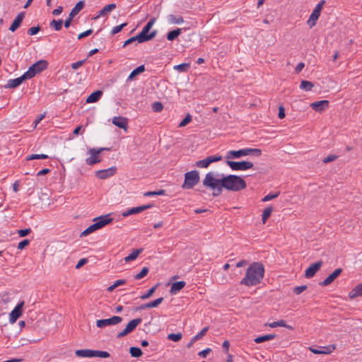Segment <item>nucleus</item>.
Returning a JSON list of instances; mask_svg holds the SVG:
<instances>
[{
	"label": "nucleus",
	"instance_id": "obj_1",
	"mask_svg": "<svg viewBox=\"0 0 362 362\" xmlns=\"http://www.w3.org/2000/svg\"><path fill=\"white\" fill-rule=\"evenodd\" d=\"M202 183L205 187L214 191L213 195L214 197L220 195L223 188L230 191L238 192L247 187L245 181L240 176L229 175L218 179L215 177V174L213 172L206 174Z\"/></svg>",
	"mask_w": 362,
	"mask_h": 362
},
{
	"label": "nucleus",
	"instance_id": "obj_2",
	"mask_svg": "<svg viewBox=\"0 0 362 362\" xmlns=\"http://www.w3.org/2000/svg\"><path fill=\"white\" fill-rule=\"evenodd\" d=\"M264 267L261 262H253L247 269L240 284L247 286L259 284L264 278Z\"/></svg>",
	"mask_w": 362,
	"mask_h": 362
},
{
	"label": "nucleus",
	"instance_id": "obj_3",
	"mask_svg": "<svg viewBox=\"0 0 362 362\" xmlns=\"http://www.w3.org/2000/svg\"><path fill=\"white\" fill-rule=\"evenodd\" d=\"M75 354L78 357L82 358L99 357L106 358L110 357V354L107 351L91 349H78L75 351Z\"/></svg>",
	"mask_w": 362,
	"mask_h": 362
},
{
	"label": "nucleus",
	"instance_id": "obj_4",
	"mask_svg": "<svg viewBox=\"0 0 362 362\" xmlns=\"http://www.w3.org/2000/svg\"><path fill=\"white\" fill-rule=\"evenodd\" d=\"M199 182V175L197 170H192L185 174V182L182 186L183 189L193 188Z\"/></svg>",
	"mask_w": 362,
	"mask_h": 362
},
{
	"label": "nucleus",
	"instance_id": "obj_5",
	"mask_svg": "<svg viewBox=\"0 0 362 362\" xmlns=\"http://www.w3.org/2000/svg\"><path fill=\"white\" fill-rule=\"evenodd\" d=\"M155 22L156 18H151L147 23V24L143 28L141 32L139 34H138L141 38V40L144 41V42L149 41L156 37L157 34V30H155L149 33Z\"/></svg>",
	"mask_w": 362,
	"mask_h": 362
},
{
	"label": "nucleus",
	"instance_id": "obj_6",
	"mask_svg": "<svg viewBox=\"0 0 362 362\" xmlns=\"http://www.w3.org/2000/svg\"><path fill=\"white\" fill-rule=\"evenodd\" d=\"M48 66V62L46 60H40L33 64L28 70L25 72L29 78H32L37 74L40 73L46 69Z\"/></svg>",
	"mask_w": 362,
	"mask_h": 362
},
{
	"label": "nucleus",
	"instance_id": "obj_7",
	"mask_svg": "<svg viewBox=\"0 0 362 362\" xmlns=\"http://www.w3.org/2000/svg\"><path fill=\"white\" fill-rule=\"evenodd\" d=\"M104 150H108V148H90L88 151V153L90 155V156L86 159V164L88 165H93L95 163H100L101 161L100 153Z\"/></svg>",
	"mask_w": 362,
	"mask_h": 362
},
{
	"label": "nucleus",
	"instance_id": "obj_8",
	"mask_svg": "<svg viewBox=\"0 0 362 362\" xmlns=\"http://www.w3.org/2000/svg\"><path fill=\"white\" fill-rule=\"evenodd\" d=\"M141 318H136L132 320L126 326V327L117 334V338L124 337L133 332L136 327L141 322Z\"/></svg>",
	"mask_w": 362,
	"mask_h": 362
},
{
	"label": "nucleus",
	"instance_id": "obj_9",
	"mask_svg": "<svg viewBox=\"0 0 362 362\" xmlns=\"http://www.w3.org/2000/svg\"><path fill=\"white\" fill-rule=\"evenodd\" d=\"M227 165L233 170H246L250 169L253 167V163L250 161H227Z\"/></svg>",
	"mask_w": 362,
	"mask_h": 362
},
{
	"label": "nucleus",
	"instance_id": "obj_10",
	"mask_svg": "<svg viewBox=\"0 0 362 362\" xmlns=\"http://www.w3.org/2000/svg\"><path fill=\"white\" fill-rule=\"evenodd\" d=\"M122 318L119 316H113L108 319L98 320L96 326L99 328H103L107 326L115 325L120 323Z\"/></svg>",
	"mask_w": 362,
	"mask_h": 362
},
{
	"label": "nucleus",
	"instance_id": "obj_11",
	"mask_svg": "<svg viewBox=\"0 0 362 362\" xmlns=\"http://www.w3.org/2000/svg\"><path fill=\"white\" fill-rule=\"evenodd\" d=\"M222 160L221 156H208L203 160L196 162L195 165L199 168H206L209 165L214 162H218Z\"/></svg>",
	"mask_w": 362,
	"mask_h": 362
},
{
	"label": "nucleus",
	"instance_id": "obj_12",
	"mask_svg": "<svg viewBox=\"0 0 362 362\" xmlns=\"http://www.w3.org/2000/svg\"><path fill=\"white\" fill-rule=\"evenodd\" d=\"M24 305V301L20 302L15 308L11 312L9 315V322L13 324L16 322L23 314V307Z\"/></svg>",
	"mask_w": 362,
	"mask_h": 362
},
{
	"label": "nucleus",
	"instance_id": "obj_13",
	"mask_svg": "<svg viewBox=\"0 0 362 362\" xmlns=\"http://www.w3.org/2000/svg\"><path fill=\"white\" fill-rule=\"evenodd\" d=\"M323 262L319 260L312 264L305 272V276L308 279L313 277L315 274L320 270L322 267Z\"/></svg>",
	"mask_w": 362,
	"mask_h": 362
},
{
	"label": "nucleus",
	"instance_id": "obj_14",
	"mask_svg": "<svg viewBox=\"0 0 362 362\" xmlns=\"http://www.w3.org/2000/svg\"><path fill=\"white\" fill-rule=\"evenodd\" d=\"M30 79L25 72L20 77L10 79L8 81L7 84L5 86L7 88H13L20 86L25 80Z\"/></svg>",
	"mask_w": 362,
	"mask_h": 362
},
{
	"label": "nucleus",
	"instance_id": "obj_15",
	"mask_svg": "<svg viewBox=\"0 0 362 362\" xmlns=\"http://www.w3.org/2000/svg\"><path fill=\"white\" fill-rule=\"evenodd\" d=\"M342 273V269H336L332 274H330L325 280L320 283L322 286H327L331 284Z\"/></svg>",
	"mask_w": 362,
	"mask_h": 362
},
{
	"label": "nucleus",
	"instance_id": "obj_16",
	"mask_svg": "<svg viewBox=\"0 0 362 362\" xmlns=\"http://www.w3.org/2000/svg\"><path fill=\"white\" fill-rule=\"evenodd\" d=\"M152 207V205L151 204H148V205H143V206H136V207H133L132 209H128L127 211H124L122 215L124 216V217H126V216H130V215H133V214H139V213H141L146 209H148Z\"/></svg>",
	"mask_w": 362,
	"mask_h": 362
},
{
	"label": "nucleus",
	"instance_id": "obj_17",
	"mask_svg": "<svg viewBox=\"0 0 362 362\" xmlns=\"http://www.w3.org/2000/svg\"><path fill=\"white\" fill-rule=\"evenodd\" d=\"M95 223L98 225V228H101L112 221V218L109 214L100 216L93 219Z\"/></svg>",
	"mask_w": 362,
	"mask_h": 362
},
{
	"label": "nucleus",
	"instance_id": "obj_18",
	"mask_svg": "<svg viewBox=\"0 0 362 362\" xmlns=\"http://www.w3.org/2000/svg\"><path fill=\"white\" fill-rule=\"evenodd\" d=\"M112 124L116 127L123 129L124 131H127L128 128V119L124 117H115L112 118Z\"/></svg>",
	"mask_w": 362,
	"mask_h": 362
},
{
	"label": "nucleus",
	"instance_id": "obj_19",
	"mask_svg": "<svg viewBox=\"0 0 362 362\" xmlns=\"http://www.w3.org/2000/svg\"><path fill=\"white\" fill-rule=\"evenodd\" d=\"M115 173H116V168L112 167L108 169L100 170L97 171L96 176L101 180H105V179L108 178L110 176L114 175L115 174Z\"/></svg>",
	"mask_w": 362,
	"mask_h": 362
},
{
	"label": "nucleus",
	"instance_id": "obj_20",
	"mask_svg": "<svg viewBox=\"0 0 362 362\" xmlns=\"http://www.w3.org/2000/svg\"><path fill=\"white\" fill-rule=\"evenodd\" d=\"M310 107L316 112H322L329 107V101L322 100L312 103Z\"/></svg>",
	"mask_w": 362,
	"mask_h": 362
},
{
	"label": "nucleus",
	"instance_id": "obj_21",
	"mask_svg": "<svg viewBox=\"0 0 362 362\" xmlns=\"http://www.w3.org/2000/svg\"><path fill=\"white\" fill-rule=\"evenodd\" d=\"M24 16H25L24 12H21L16 16V17L15 18L14 21H13V23H11V25L9 28V30L11 32L16 31L20 27V25L24 18Z\"/></svg>",
	"mask_w": 362,
	"mask_h": 362
},
{
	"label": "nucleus",
	"instance_id": "obj_22",
	"mask_svg": "<svg viewBox=\"0 0 362 362\" xmlns=\"http://www.w3.org/2000/svg\"><path fill=\"white\" fill-rule=\"evenodd\" d=\"M359 296H362V283L356 285L349 293V297L350 299H354Z\"/></svg>",
	"mask_w": 362,
	"mask_h": 362
},
{
	"label": "nucleus",
	"instance_id": "obj_23",
	"mask_svg": "<svg viewBox=\"0 0 362 362\" xmlns=\"http://www.w3.org/2000/svg\"><path fill=\"white\" fill-rule=\"evenodd\" d=\"M186 285L185 281H180L175 282L172 284L170 290L171 294H176L177 292L181 291Z\"/></svg>",
	"mask_w": 362,
	"mask_h": 362
},
{
	"label": "nucleus",
	"instance_id": "obj_24",
	"mask_svg": "<svg viewBox=\"0 0 362 362\" xmlns=\"http://www.w3.org/2000/svg\"><path fill=\"white\" fill-rule=\"evenodd\" d=\"M103 95V91L102 90H96L93 93H92L87 98L86 102L87 103H92L97 102Z\"/></svg>",
	"mask_w": 362,
	"mask_h": 362
},
{
	"label": "nucleus",
	"instance_id": "obj_25",
	"mask_svg": "<svg viewBox=\"0 0 362 362\" xmlns=\"http://www.w3.org/2000/svg\"><path fill=\"white\" fill-rule=\"evenodd\" d=\"M115 8H116V4H110L106 5L105 7H103V9H101L99 11L98 15L95 18V19H97V18H98L100 16H103L107 15L108 13L112 11Z\"/></svg>",
	"mask_w": 362,
	"mask_h": 362
},
{
	"label": "nucleus",
	"instance_id": "obj_26",
	"mask_svg": "<svg viewBox=\"0 0 362 362\" xmlns=\"http://www.w3.org/2000/svg\"><path fill=\"white\" fill-rule=\"evenodd\" d=\"M265 326H269V327H272V328H274L276 327H286L288 329H293V327L290 326V325H288L286 324V322L283 320H281L279 321H276V322H271V323H266L265 324Z\"/></svg>",
	"mask_w": 362,
	"mask_h": 362
},
{
	"label": "nucleus",
	"instance_id": "obj_27",
	"mask_svg": "<svg viewBox=\"0 0 362 362\" xmlns=\"http://www.w3.org/2000/svg\"><path fill=\"white\" fill-rule=\"evenodd\" d=\"M83 6L84 2L83 1H78L72 8L71 11L69 15L71 17V18H74V17L76 16L83 9Z\"/></svg>",
	"mask_w": 362,
	"mask_h": 362
},
{
	"label": "nucleus",
	"instance_id": "obj_28",
	"mask_svg": "<svg viewBox=\"0 0 362 362\" xmlns=\"http://www.w3.org/2000/svg\"><path fill=\"white\" fill-rule=\"evenodd\" d=\"M320 16V13L317 11H313L311 15L310 16V18L308 21V24L310 28H313L316 25V22L318 20L319 17Z\"/></svg>",
	"mask_w": 362,
	"mask_h": 362
},
{
	"label": "nucleus",
	"instance_id": "obj_29",
	"mask_svg": "<svg viewBox=\"0 0 362 362\" xmlns=\"http://www.w3.org/2000/svg\"><path fill=\"white\" fill-rule=\"evenodd\" d=\"M241 151L243 156L250 154L259 156L262 154V151L259 148H244L241 149Z\"/></svg>",
	"mask_w": 362,
	"mask_h": 362
},
{
	"label": "nucleus",
	"instance_id": "obj_30",
	"mask_svg": "<svg viewBox=\"0 0 362 362\" xmlns=\"http://www.w3.org/2000/svg\"><path fill=\"white\" fill-rule=\"evenodd\" d=\"M141 252H142V249L134 250L128 256H127L124 258V261L126 262H129L136 259Z\"/></svg>",
	"mask_w": 362,
	"mask_h": 362
},
{
	"label": "nucleus",
	"instance_id": "obj_31",
	"mask_svg": "<svg viewBox=\"0 0 362 362\" xmlns=\"http://www.w3.org/2000/svg\"><path fill=\"white\" fill-rule=\"evenodd\" d=\"M275 337H276V334H266V335L260 336V337L255 338V341L257 344H259V343H262V342H264L266 341H269V340L274 339Z\"/></svg>",
	"mask_w": 362,
	"mask_h": 362
},
{
	"label": "nucleus",
	"instance_id": "obj_32",
	"mask_svg": "<svg viewBox=\"0 0 362 362\" xmlns=\"http://www.w3.org/2000/svg\"><path fill=\"white\" fill-rule=\"evenodd\" d=\"M168 19L171 24H181L184 22L183 18L180 16L169 15Z\"/></svg>",
	"mask_w": 362,
	"mask_h": 362
},
{
	"label": "nucleus",
	"instance_id": "obj_33",
	"mask_svg": "<svg viewBox=\"0 0 362 362\" xmlns=\"http://www.w3.org/2000/svg\"><path fill=\"white\" fill-rule=\"evenodd\" d=\"M336 349V345L332 344L327 346H320V354H330Z\"/></svg>",
	"mask_w": 362,
	"mask_h": 362
},
{
	"label": "nucleus",
	"instance_id": "obj_34",
	"mask_svg": "<svg viewBox=\"0 0 362 362\" xmlns=\"http://www.w3.org/2000/svg\"><path fill=\"white\" fill-rule=\"evenodd\" d=\"M180 34H181V29L177 28L176 30H173L172 31H170L167 34V39L169 41H173L175 38H177Z\"/></svg>",
	"mask_w": 362,
	"mask_h": 362
},
{
	"label": "nucleus",
	"instance_id": "obj_35",
	"mask_svg": "<svg viewBox=\"0 0 362 362\" xmlns=\"http://www.w3.org/2000/svg\"><path fill=\"white\" fill-rule=\"evenodd\" d=\"M243 156L241 149L238 151H230L228 152L226 158L227 159L237 158Z\"/></svg>",
	"mask_w": 362,
	"mask_h": 362
},
{
	"label": "nucleus",
	"instance_id": "obj_36",
	"mask_svg": "<svg viewBox=\"0 0 362 362\" xmlns=\"http://www.w3.org/2000/svg\"><path fill=\"white\" fill-rule=\"evenodd\" d=\"M145 70L144 65H141L134 69L128 77V80H132L136 75L144 72Z\"/></svg>",
	"mask_w": 362,
	"mask_h": 362
},
{
	"label": "nucleus",
	"instance_id": "obj_37",
	"mask_svg": "<svg viewBox=\"0 0 362 362\" xmlns=\"http://www.w3.org/2000/svg\"><path fill=\"white\" fill-rule=\"evenodd\" d=\"M314 87V85L312 82L303 80L301 81L300 85V88L306 91H310Z\"/></svg>",
	"mask_w": 362,
	"mask_h": 362
},
{
	"label": "nucleus",
	"instance_id": "obj_38",
	"mask_svg": "<svg viewBox=\"0 0 362 362\" xmlns=\"http://www.w3.org/2000/svg\"><path fill=\"white\" fill-rule=\"evenodd\" d=\"M127 282V281L125 279H119V280H117L116 281H115V283L110 286L107 290L108 292H112L116 288H117L118 286H122V285H124Z\"/></svg>",
	"mask_w": 362,
	"mask_h": 362
},
{
	"label": "nucleus",
	"instance_id": "obj_39",
	"mask_svg": "<svg viewBox=\"0 0 362 362\" xmlns=\"http://www.w3.org/2000/svg\"><path fill=\"white\" fill-rule=\"evenodd\" d=\"M272 211H273V209L272 206H268L263 211L262 217L263 223H266V221H267L269 217L271 216Z\"/></svg>",
	"mask_w": 362,
	"mask_h": 362
},
{
	"label": "nucleus",
	"instance_id": "obj_40",
	"mask_svg": "<svg viewBox=\"0 0 362 362\" xmlns=\"http://www.w3.org/2000/svg\"><path fill=\"white\" fill-rule=\"evenodd\" d=\"M129 353L132 357L139 358L142 356L143 352L141 349L132 346L129 349Z\"/></svg>",
	"mask_w": 362,
	"mask_h": 362
},
{
	"label": "nucleus",
	"instance_id": "obj_41",
	"mask_svg": "<svg viewBox=\"0 0 362 362\" xmlns=\"http://www.w3.org/2000/svg\"><path fill=\"white\" fill-rule=\"evenodd\" d=\"M99 229L98 227V225L96 223H93L92 225H90L89 227H88L85 230H83L81 234V236H86L93 232H94L95 230Z\"/></svg>",
	"mask_w": 362,
	"mask_h": 362
},
{
	"label": "nucleus",
	"instance_id": "obj_42",
	"mask_svg": "<svg viewBox=\"0 0 362 362\" xmlns=\"http://www.w3.org/2000/svg\"><path fill=\"white\" fill-rule=\"evenodd\" d=\"M134 42H137L138 43L144 42V41L141 40L140 36L139 35H137L130 37L129 39L126 40L123 45V47H125L131 43H133Z\"/></svg>",
	"mask_w": 362,
	"mask_h": 362
},
{
	"label": "nucleus",
	"instance_id": "obj_43",
	"mask_svg": "<svg viewBox=\"0 0 362 362\" xmlns=\"http://www.w3.org/2000/svg\"><path fill=\"white\" fill-rule=\"evenodd\" d=\"M157 286H158L157 285L153 286L146 293L141 295L140 296V298L144 300H146V299L149 298L150 297H151L152 295L153 294V293L155 292V291L156 290Z\"/></svg>",
	"mask_w": 362,
	"mask_h": 362
},
{
	"label": "nucleus",
	"instance_id": "obj_44",
	"mask_svg": "<svg viewBox=\"0 0 362 362\" xmlns=\"http://www.w3.org/2000/svg\"><path fill=\"white\" fill-rule=\"evenodd\" d=\"M62 20H52L50 23V27L54 28L55 30L59 31L62 28Z\"/></svg>",
	"mask_w": 362,
	"mask_h": 362
},
{
	"label": "nucleus",
	"instance_id": "obj_45",
	"mask_svg": "<svg viewBox=\"0 0 362 362\" xmlns=\"http://www.w3.org/2000/svg\"><path fill=\"white\" fill-rule=\"evenodd\" d=\"M190 67V64L183 63L179 65L175 66L174 69L180 72L187 71Z\"/></svg>",
	"mask_w": 362,
	"mask_h": 362
},
{
	"label": "nucleus",
	"instance_id": "obj_46",
	"mask_svg": "<svg viewBox=\"0 0 362 362\" xmlns=\"http://www.w3.org/2000/svg\"><path fill=\"white\" fill-rule=\"evenodd\" d=\"M182 334L179 333H171L168 335V339L173 341H179L182 339Z\"/></svg>",
	"mask_w": 362,
	"mask_h": 362
},
{
	"label": "nucleus",
	"instance_id": "obj_47",
	"mask_svg": "<svg viewBox=\"0 0 362 362\" xmlns=\"http://www.w3.org/2000/svg\"><path fill=\"white\" fill-rule=\"evenodd\" d=\"M208 329H209L208 327H206L204 329H202L201 330V332H199L197 334H196L195 336H194L192 337V341H197V340L202 339L206 334Z\"/></svg>",
	"mask_w": 362,
	"mask_h": 362
},
{
	"label": "nucleus",
	"instance_id": "obj_48",
	"mask_svg": "<svg viewBox=\"0 0 362 362\" xmlns=\"http://www.w3.org/2000/svg\"><path fill=\"white\" fill-rule=\"evenodd\" d=\"M148 271H149V269L148 267H144L139 274H137L136 275L134 276V279L136 280H139V279L144 278V276H146L147 275Z\"/></svg>",
	"mask_w": 362,
	"mask_h": 362
},
{
	"label": "nucleus",
	"instance_id": "obj_49",
	"mask_svg": "<svg viewBox=\"0 0 362 362\" xmlns=\"http://www.w3.org/2000/svg\"><path fill=\"white\" fill-rule=\"evenodd\" d=\"M192 121V116L190 114H187L185 117L180 122L178 127H184Z\"/></svg>",
	"mask_w": 362,
	"mask_h": 362
},
{
	"label": "nucleus",
	"instance_id": "obj_50",
	"mask_svg": "<svg viewBox=\"0 0 362 362\" xmlns=\"http://www.w3.org/2000/svg\"><path fill=\"white\" fill-rule=\"evenodd\" d=\"M48 158V156L46 154H32L27 157L28 160H34V159H46Z\"/></svg>",
	"mask_w": 362,
	"mask_h": 362
},
{
	"label": "nucleus",
	"instance_id": "obj_51",
	"mask_svg": "<svg viewBox=\"0 0 362 362\" xmlns=\"http://www.w3.org/2000/svg\"><path fill=\"white\" fill-rule=\"evenodd\" d=\"M152 109L156 112H159L163 110V105L160 102H154L152 104Z\"/></svg>",
	"mask_w": 362,
	"mask_h": 362
},
{
	"label": "nucleus",
	"instance_id": "obj_52",
	"mask_svg": "<svg viewBox=\"0 0 362 362\" xmlns=\"http://www.w3.org/2000/svg\"><path fill=\"white\" fill-rule=\"evenodd\" d=\"M163 301V298H158L151 302L148 303L149 308H156Z\"/></svg>",
	"mask_w": 362,
	"mask_h": 362
},
{
	"label": "nucleus",
	"instance_id": "obj_53",
	"mask_svg": "<svg viewBox=\"0 0 362 362\" xmlns=\"http://www.w3.org/2000/svg\"><path fill=\"white\" fill-rule=\"evenodd\" d=\"M307 288H308V286L306 285H302V286H296V287L293 288V291L296 295H300L303 291H305Z\"/></svg>",
	"mask_w": 362,
	"mask_h": 362
},
{
	"label": "nucleus",
	"instance_id": "obj_54",
	"mask_svg": "<svg viewBox=\"0 0 362 362\" xmlns=\"http://www.w3.org/2000/svg\"><path fill=\"white\" fill-rule=\"evenodd\" d=\"M127 25V23H124L121 25H117V26H115L113 27V28L111 30V34L112 35H115V34H117L119 32H120L122 30V29L123 28H124L126 25Z\"/></svg>",
	"mask_w": 362,
	"mask_h": 362
},
{
	"label": "nucleus",
	"instance_id": "obj_55",
	"mask_svg": "<svg viewBox=\"0 0 362 362\" xmlns=\"http://www.w3.org/2000/svg\"><path fill=\"white\" fill-rule=\"evenodd\" d=\"M279 195V192H276L275 194H269L266 195L262 201L264 202H269L274 198H276Z\"/></svg>",
	"mask_w": 362,
	"mask_h": 362
},
{
	"label": "nucleus",
	"instance_id": "obj_56",
	"mask_svg": "<svg viewBox=\"0 0 362 362\" xmlns=\"http://www.w3.org/2000/svg\"><path fill=\"white\" fill-rule=\"evenodd\" d=\"M40 30V26L32 27L28 29V34L30 35H36Z\"/></svg>",
	"mask_w": 362,
	"mask_h": 362
},
{
	"label": "nucleus",
	"instance_id": "obj_57",
	"mask_svg": "<svg viewBox=\"0 0 362 362\" xmlns=\"http://www.w3.org/2000/svg\"><path fill=\"white\" fill-rule=\"evenodd\" d=\"M30 243V240H28V239H25L23 240H22L21 242H20L18 245V250H23L24 249L26 246H28Z\"/></svg>",
	"mask_w": 362,
	"mask_h": 362
},
{
	"label": "nucleus",
	"instance_id": "obj_58",
	"mask_svg": "<svg viewBox=\"0 0 362 362\" xmlns=\"http://www.w3.org/2000/svg\"><path fill=\"white\" fill-rule=\"evenodd\" d=\"M337 158V156L335 155H329L327 157H325L322 161L324 163H328L335 160Z\"/></svg>",
	"mask_w": 362,
	"mask_h": 362
},
{
	"label": "nucleus",
	"instance_id": "obj_59",
	"mask_svg": "<svg viewBox=\"0 0 362 362\" xmlns=\"http://www.w3.org/2000/svg\"><path fill=\"white\" fill-rule=\"evenodd\" d=\"M30 228L21 229L18 231V234L20 237H25L30 233Z\"/></svg>",
	"mask_w": 362,
	"mask_h": 362
},
{
	"label": "nucleus",
	"instance_id": "obj_60",
	"mask_svg": "<svg viewBox=\"0 0 362 362\" xmlns=\"http://www.w3.org/2000/svg\"><path fill=\"white\" fill-rule=\"evenodd\" d=\"M85 62H86V59H83V60L78 61L75 63H73V64H71V68L73 69H77L80 66H81L85 63Z\"/></svg>",
	"mask_w": 362,
	"mask_h": 362
},
{
	"label": "nucleus",
	"instance_id": "obj_61",
	"mask_svg": "<svg viewBox=\"0 0 362 362\" xmlns=\"http://www.w3.org/2000/svg\"><path fill=\"white\" fill-rule=\"evenodd\" d=\"M93 30L92 29H89V30H87L86 31L83 32V33H80L78 35V39L80 40L81 38H83L85 37H87L90 35H91L93 33Z\"/></svg>",
	"mask_w": 362,
	"mask_h": 362
},
{
	"label": "nucleus",
	"instance_id": "obj_62",
	"mask_svg": "<svg viewBox=\"0 0 362 362\" xmlns=\"http://www.w3.org/2000/svg\"><path fill=\"white\" fill-rule=\"evenodd\" d=\"M211 351V349L209 348H207L206 349H204L203 351L199 352L198 355L200 357L206 358L207 355Z\"/></svg>",
	"mask_w": 362,
	"mask_h": 362
},
{
	"label": "nucleus",
	"instance_id": "obj_63",
	"mask_svg": "<svg viewBox=\"0 0 362 362\" xmlns=\"http://www.w3.org/2000/svg\"><path fill=\"white\" fill-rule=\"evenodd\" d=\"M325 4V0H322L319 4H317V6H315V8L313 11L321 13V11H322Z\"/></svg>",
	"mask_w": 362,
	"mask_h": 362
},
{
	"label": "nucleus",
	"instance_id": "obj_64",
	"mask_svg": "<svg viewBox=\"0 0 362 362\" xmlns=\"http://www.w3.org/2000/svg\"><path fill=\"white\" fill-rule=\"evenodd\" d=\"M88 262V260L86 258H83V259H81L78 263L76 264V269H79L81 268L82 266H83L85 264H86Z\"/></svg>",
	"mask_w": 362,
	"mask_h": 362
}]
</instances>
